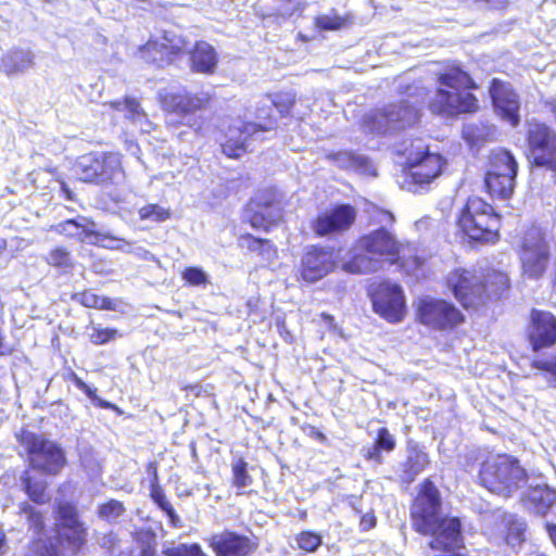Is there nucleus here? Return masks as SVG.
<instances>
[{
    "label": "nucleus",
    "mask_w": 556,
    "mask_h": 556,
    "mask_svg": "<svg viewBox=\"0 0 556 556\" xmlns=\"http://www.w3.org/2000/svg\"><path fill=\"white\" fill-rule=\"evenodd\" d=\"M439 88L429 103L433 114L454 116L473 111L477 99L469 91L475 88L470 76L458 66L447 68L439 76Z\"/></svg>",
    "instance_id": "1"
},
{
    "label": "nucleus",
    "mask_w": 556,
    "mask_h": 556,
    "mask_svg": "<svg viewBox=\"0 0 556 556\" xmlns=\"http://www.w3.org/2000/svg\"><path fill=\"white\" fill-rule=\"evenodd\" d=\"M401 243L394 236L380 227L379 229L363 236L357 242L361 253L354 255L343 264V269L351 274H367L377 271L384 263L386 257L390 263L397 262L402 256Z\"/></svg>",
    "instance_id": "2"
},
{
    "label": "nucleus",
    "mask_w": 556,
    "mask_h": 556,
    "mask_svg": "<svg viewBox=\"0 0 556 556\" xmlns=\"http://www.w3.org/2000/svg\"><path fill=\"white\" fill-rule=\"evenodd\" d=\"M417 93L409 92L407 99L391 103L365 116L364 127L370 132L386 134L400 130L418 122L425 102V91L415 88Z\"/></svg>",
    "instance_id": "3"
},
{
    "label": "nucleus",
    "mask_w": 556,
    "mask_h": 556,
    "mask_svg": "<svg viewBox=\"0 0 556 556\" xmlns=\"http://www.w3.org/2000/svg\"><path fill=\"white\" fill-rule=\"evenodd\" d=\"M17 440L34 470L56 475L64 467L65 456L62 448L43 435L24 429L17 434Z\"/></svg>",
    "instance_id": "4"
},
{
    "label": "nucleus",
    "mask_w": 556,
    "mask_h": 556,
    "mask_svg": "<svg viewBox=\"0 0 556 556\" xmlns=\"http://www.w3.org/2000/svg\"><path fill=\"white\" fill-rule=\"evenodd\" d=\"M526 144L531 165L552 172L556 182V131L543 122L529 123Z\"/></svg>",
    "instance_id": "5"
},
{
    "label": "nucleus",
    "mask_w": 556,
    "mask_h": 556,
    "mask_svg": "<svg viewBox=\"0 0 556 556\" xmlns=\"http://www.w3.org/2000/svg\"><path fill=\"white\" fill-rule=\"evenodd\" d=\"M271 106L257 109L256 118L260 123H243L238 121L226 132V140L222 144L223 152L228 157H240L250 146V140L262 139L261 134L274 129L275 122L270 118Z\"/></svg>",
    "instance_id": "6"
},
{
    "label": "nucleus",
    "mask_w": 556,
    "mask_h": 556,
    "mask_svg": "<svg viewBox=\"0 0 556 556\" xmlns=\"http://www.w3.org/2000/svg\"><path fill=\"white\" fill-rule=\"evenodd\" d=\"M75 174L81 181L104 185L123 178L121 155L117 153H89L77 159Z\"/></svg>",
    "instance_id": "7"
},
{
    "label": "nucleus",
    "mask_w": 556,
    "mask_h": 556,
    "mask_svg": "<svg viewBox=\"0 0 556 556\" xmlns=\"http://www.w3.org/2000/svg\"><path fill=\"white\" fill-rule=\"evenodd\" d=\"M529 479L528 471L515 456L498 454L489 466V492L509 497Z\"/></svg>",
    "instance_id": "8"
},
{
    "label": "nucleus",
    "mask_w": 556,
    "mask_h": 556,
    "mask_svg": "<svg viewBox=\"0 0 556 556\" xmlns=\"http://www.w3.org/2000/svg\"><path fill=\"white\" fill-rule=\"evenodd\" d=\"M523 271L531 278H539L546 270L549 261V248L544 231L534 225L522 233L518 251Z\"/></svg>",
    "instance_id": "9"
},
{
    "label": "nucleus",
    "mask_w": 556,
    "mask_h": 556,
    "mask_svg": "<svg viewBox=\"0 0 556 556\" xmlns=\"http://www.w3.org/2000/svg\"><path fill=\"white\" fill-rule=\"evenodd\" d=\"M518 164L513 154L504 149L489 155V195L498 199L511 197L515 188Z\"/></svg>",
    "instance_id": "10"
},
{
    "label": "nucleus",
    "mask_w": 556,
    "mask_h": 556,
    "mask_svg": "<svg viewBox=\"0 0 556 556\" xmlns=\"http://www.w3.org/2000/svg\"><path fill=\"white\" fill-rule=\"evenodd\" d=\"M441 496L438 488L429 479L425 480L415 498L410 516L414 529L422 534L430 533L443 518L440 516Z\"/></svg>",
    "instance_id": "11"
},
{
    "label": "nucleus",
    "mask_w": 556,
    "mask_h": 556,
    "mask_svg": "<svg viewBox=\"0 0 556 556\" xmlns=\"http://www.w3.org/2000/svg\"><path fill=\"white\" fill-rule=\"evenodd\" d=\"M189 42L176 30H164L161 37L151 38L139 49V54L147 63L159 67L169 65L184 54Z\"/></svg>",
    "instance_id": "12"
},
{
    "label": "nucleus",
    "mask_w": 556,
    "mask_h": 556,
    "mask_svg": "<svg viewBox=\"0 0 556 556\" xmlns=\"http://www.w3.org/2000/svg\"><path fill=\"white\" fill-rule=\"evenodd\" d=\"M526 340L532 352L556 345V315L551 311L531 308L526 327Z\"/></svg>",
    "instance_id": "13"
},
{
    "label": "nucleus",
    "mask_w": 556,
    "mask_h": 556,
    "mask_svg": "<svg viewBox=\"0 0 556 556\" xmlns=\"http://www.w3.org/2000/svg\"><path fill=\"white\" fill-rule=\"evenodd\" d=\"M448 289L466 308L476 307L483 302V276L473 270L455 269L446 278Z\"/></svg>",
    "instance_id": "14"
},
{
    "label": "nucleus",
    "mask_w": 556,
    "mask_h": 556,
    "mask_svg": "<svg viewBox=\"0 0 556 556\" xmlns=\"http://www.w3.org/2000/svg\"><path fill=\"white\" fill-rule=\"evenodd\" d=\"M417 316L421 324L434 329L453 328L463 321L462 313L453 304L432 298L419 300Z\"/></svg>",
    "instance_id": "15"
},
{
    "label": "nucleus",
    "mask_w": 556,
    "mask_h": 556,
    "mask_svg": "<svg viewBox=\"0 0 556 556\" xmlns=\"http://www.w3.org/2000/svg\"><path fill=\"white\" fill-rule=\"evenodd\" d=\"M495 115L515 128L520 124V100L516 90L507 81L493 78L489 88Z\"/></svg>",
    "instance_id": "16"
},
{
    "label": "nucleus",
    "mask_w": 556,
    "mask_h": 556,
    "mask_svg": "<svg viewBox=\"0 0 556 556\" xmlns=\"http://www.w3.org/2000/svg\"><path fill=\"white\" fill-rule=\"evenodd\" d=\"M374 311L390 323H399L405 315V298L399 285L381 282L372 293Z\"/></svg>",
    "instance_id": "17"
},
{
    "label": "nucleus",
    "mask_w": 556,
    "mask_h": 556,
    "mask_svg": "<svg viewBox=\"0 0 556 556\" xmlns=\"http://www.w3.org/2000/svg\"><path fill=\"white\" fill-rule=\"evenodd\" d=\"M337 264V255L331 248L312 245L301 260L300 274L306 282H316L330 274Z\"/></svg>",
    "instance_id": "18"
},
{
    "label": "nucleus",
    "mask_w": 556,
    "mask_h": 556,
    "mask_svg": "<svg viewBox=\"0 0 556 556\" xmlns=\"http://www.w3.org/2000/svg\"><path fill=\"white\" fill-rule=\"evenodd\" d=\"M355 218L356 212L353 206L340 204L319 213L312 228L317 236L323 237L348 230Z\"/></svg>",
    "instance_id": "19"
},
{
    "label": "nucleus",
    "mask_w": 556,
    "mask_h": 556,
    "mask_svg": "<svg viewBox=\"0 0 556 556\" xmlns=\"http://www.w3.org/2000/svg\"><path fill=\"white\" fill-rule=\"evenodd\" d=\"M458 227L471 241H483L486 236V202L478 197L469 198L458 219Z\"/></svg>",
    "instance_id": "20"
},
{
    "label": "nucleus",
    "mask_w": 556,
    "mask_h": 556,
    "mask_svg": "<svg viewBox=\"0 0 556 556\" xmlns=\"http://www.w3.org/2000/svg\"><path fill=\"white\" fill-rule=\"evenodd\" d=\"M58 519L60 522L59 535L67 542V547L75 553L86 541V528L79 521L76 508L70 503L58 505Z\"/></svg>",
    "instance_id": "21"
},
{
    "label": "nucleus",
    "mask_w": 556,
    "mask_h": 556,
    "mask_svg": "<svg viewBox=\"0 0 556 556\" xmlns=\"http://www.w3.org/2000/svg\"><path fill=\"white\" fill-rule=\"evenodd\" d=\"M210 546L216 556H252L258 544L249 536L224 531L211 536Z\"/></svg>",
    "instance_id": "22"
},
{
    "label": "nucleus",
    "mask_w": 556,
    "mask_h": 556,
    "mask_svg": "<svg viewBox=\"0 0 556 556\" xmlns=\"http://www.w3.org/2000/svg\"><path fill=\"white\" fill-rule=\"evenodd\" d=\"M462 525L458 518H443L437 523L433 531L429 534L432 539L429 543L432 549L443 552H454L464 546V540L462 535Z\"/></svg>",
    "instance_id": "23"
},
{
    "label": "nucleus",
    "mask_w": 556,
    "mask_h": 556,
    "mask_svg": "<svg viewBox=\"0 0 556 556\" xmlns=\"http://www.w3.org/2000/svg\"><path fill=\"white\" fill-rule=\"evenodd\" d=\"M409 175L416 184H429L442 169V157L438 153L420 151L415 156L409 154L407 157Z\"/></svg>",
    "instance_id": "24"
},
{
    "label": "nucleus",
    "mask_w": 556,
    "mask_h": 556,
    "mask_svg": "<svg viewBox=\"0 0 556 556\" xmlns=\"http://www.w3.org/2000/svg\"><path fill=\"white\" fill-rule=\"evenodd\" d=\"M211 97L206 92L190 93L187 91L172 92L163 97L162 105L165 111L187 116L199 110H203Z\"/></svg>",
    "instance_id": "25"
},
{
    "label": "nucleus",
    "mask_w": 556,
    "mask_h": 556,
    "mask_svg": "<svg viewBox=\"0 0 556 556\" xmlns=\"http://www.w3.org/2000/svg\"><path fill=\"white\" fill-rule=\"evenodd\" d=\"M190 67L193 72L211 75L215 72L218 63L215 49L205 41H198L189 50Z\"/></svg>",
    "instance_id": "26"
},
{
    "label": "nucleus",
    "mask_w": 556,
    "mask_h": 556,
    "mask_svg": "<svg viewBox=\"0 0 556 556\" xmlns=\"http://www.w3.org/2000/svg\"><path fill=\"white\" fill-rule=\"evenodd\" d=\"M523 502L535 514L545 516L556 504V490L548 485H535L525 494Z\"/></svg>",
    "instance_id": "27"
},
{
    "label": "nucleus",
    "mask_w": 556,
    "mask_h": 556,
    "mask_svg": "<svg viewBox=\"0 0 556 556\" xmlns=\"http://www.w3.org/2000/svg\"><path fill=\"white\" fill-rule=\"evenodd\" d=\"M110 105L114 110L123 112L125 118L138 127L140 131L150 132L153 129L152 123L137 100L125 98L124 101H114Z\"/></svg>",
    "instance_id": "28"
},
{
    "label": "nucleus",
    "mask_w": 556,
    "mask_h": 556,
    "mask_svg": "<svg viewBox=\"0 0 556 556\" xmlns=\"http://www.w3.org/2000/svg\"><path fill=\"white\" fill-rule=\"evenodd\" d=\"M247 216L253 228L268 230L271 225L281 218V213L273 204L261 205L256 201H252L247 210Z\"/></svg>",
    "instance_id": "29"
},
{
    "label": "nucleus",
    "mask_w": 556,
    "mask_h": 556,
    "mask_svg": "<svg viewBox=\"0 0 556 556\" xmlns=\"http://www.w3.org/2000/svg\"><path fill=\"white\" fill-rule=\"evenodd\" d=\"M94 223L87 217L79 216L73 219H66L56 224L53 230L60 235H64L68 238H74L79 241H84L93 236Z\"/></svg>",
    "instance_id": "30"
},
{
    "label": "nucleus",
    "mask_w": 556,
    "mask_h": 556,
    "mask_svg": "<svg viewBox=\"0 0 556 556\" xmlns=\"http://www.w3.org/2000/svg\"><path fill=\"white\" fill-rule=\"evenodd\" d=\"M34 59L28 49H13L1 59L0 67L8 75L24 73L34 65Z\"/></svg>",
    "instance_id": "31"
},
{
    "label": "nucleus",
    "mask_w": 556,
    "mask_h": 556,
    "mask_svg": "<svg viewBox=\"0 0 556 556\" xmlns=\"http://www.w3.org/2000/svg\"><path fill=\"white\" fill-rule=\"evenodd\" d=\"M329 159H331L340 168L353 169L371 176L376 175L374 165L364 155L349 151H341L329 155Z\"/></svg>",
    "instance_id": "32"
},
{
    "label": "nucleus",
    "mask_w": 556,
    "mask_h": 556,
    "mask_svg": "<svg viewBox=\"0 0 556 556\" xmlns=\"http://www.w3.org/2000/svg\"><path fill=\"white\" fill-rule=\"evenodd\" d=\"M428 463V455L425 452L418 450L409 451L406 460L402 464V480L407 483L413 482Z\"/></svg>",
    "instance_id": "33"
},
{
    "label": "nucleus",
    "mask_w": 556,
    "mask_h": 556,
    "mask_svg": "<svg viewBox=\"0 0 556 556\" xmlns=\"http://www.w3.org/2000/svg\"><path fill=\"white\" fill-rule=\"evenodd\" d=\"M23 489L28 497L35 503H46L49 501V495L46 492L47 482L42 478H37L31 475L29 470H25L21 476Z\"/></svg>",
    "instance_id": "34"
},
{
    "label": "nucleus",
    "mask_w": 556,
    "mask_h": 556,
    "mask_svg": "<svg viewBox=\"0 0 556 556\" xmlns=\"http://www.w3.org/2000/svg\"><path fill=\"white\" fill-rule=\"evenodd\" d=\"M463 138L472 152H479L486 140V128L484 125L466 124L463 128Z\"/></svg>",
    "instance_id": "35"
},
{
    "label": "nucleus",
    "mask_w": 556,
    "mask_h": 556,
    "mask_svg": "<svg viewBox=\"0 0 556 556\" xmlns=\"http://www.w3.org/2000/svg\"><path fill=\"white\" fill-rule=\"evenodd\" d=\"M526 526L516 520L509 519L505 523L504 539L507 545L511 547H519L525 542Z\"/></svg>",
    "instance_id": "36"
},
{
    "label": "nucleus",
    "mask_w": 556,
    "mask_h": 556,
    "mask_svg": "<svg viewBox=\"0 0 556 556\" xmlns=\"http://www.w3.org/2000/svg\"><path fill=\"white\" fill-rule=\"evenodd\" d=\"M509 289L508 276L500 271H489V299H501Z\"/></svg>",
    "instance_id": "37"
},
{
    "label": "nucleus",
    "mask_w": 556,
    "mask_h": 556,
    "mask_svg": "<svg viewBox=\"0 0 556 556\" xmlns=\"http://www.w3.org/2000/svg\"><path fill=\"white\" fill-rule=\"evenodd\" d=\"M134 540L140 547V556H154L156 536L150 529H140L135 532Z\"/></svg>",
    "instance_id": "38"
},
{
    "label": "nucleus",
    "mask_w": 556,
    "mask_h": 556,
    "mask_svg": "<svg viewBox=\"0 0 556 556\" xmlns=\"http://www.w3.org/2000/svg\"><path fill=\"white\" fill-rule=\"evenodd\" d=\"M124 513V504L116 500H110L98 506V516L108 522H116Z\"/></svg>",
    "instance_id": "39"
},
{
    "label": "nucleus",
    "mask_w": 556,
    "mask_h": 556,
    "mask_svg": "<svg viewBox=\"0 0 556 556\" xmlns=\"http://www.w3.org/2000/svg\"><path fill=\"white\" fill-rule=\"evenodd\" d=\"M73 299L86 307L109 309L111 308V300L104 296H100L91 291H85L81 293L74 294Z\"/></svg>",
    "instance_id": "40"
},
{
    "label": "nucleus",
    "mask_w": 556,
    "mask_h": 556,
    "mask_svg": "<svg viewBox=\"0 0 556 556\" xmlns=\"http://www.w3.org/2000/svg\"><path fill=\"white\" fill-rule=\"evenodd\" d=\"M141 220L162 223L170 217V211L159 204H148L139 210Z\"/></svg>",
    "instance_id": "41"
},
{
    "label": "nucleus",
    "mask_w": 556,
    "mask_h": 556,
    "mask_svg": "<svg viewBox=\"0 0 556 556\" xmlns=\"http://www.w3.org/2000/svg\"><path fill=\"white\" fill-rule=\"evenodd\" d=\"M248 464L239 458L232 464V481L238 489L247 488L252 484V477L247 470Z\"/></svg>",
    "instance_id": "42"
},
{
    "label": "nucleus",
    "mask_w": 556,
    "mask_h": 556,
    "mask_svg": "<svg viewBox=\"0 0 556 556\" xmlns=\"http://www.w3.org/2000/svg\"><path fill=\"white\" fill-rule=\"evenodd\" d=\"M181 277L187 283L194 287L206 286L208 283L207 274L202 268L195 266L187 267L182 271Z\"/></svg>",
    "instance_id": "43"
},
{
    "label": "nucleus",
    "mask_w": 556,
    "mask_h": 556,
    "mask_svg": "<svg viewBox=\"0 0 556 556\" xmlns=\"http://www.w3.org/2000/svg\"><path fill=\"white\" fill-rule=\"evenodd\" d=\"M531 367L551 376L552 386L556 388V353L549 358L533 359Z\"/></svg>",
    "instance_id": "44"
},
{
    "label": "nucleus",
    "mask_w": 556,
    "mask_h": 556,
    "mask_svg": "<svg viewBox=\"0 0 556 556\" xmlns=\"http://www.w3.org/2000/svg\"><path fill=\"white\" fill-rule=\"evenodd\" d=\"M296 542L301 549L312 553L321 544V538L317 533L304 531L298 535Z\"/></svg>",
    "instance_id": "45"
},
{
    "label": "nucleus",
    "mask_w": 556,
    "mask_h": 556,
    "mask_svg": "<svg viewBox=\"0 0 556 556\" xmlns=\"http://www.w3.org/2000/svg\"><path fill=\"white\" fill-rule=\"evenodd\" d=\"M47 262L48 264L55 267L67 268L72 266L70 252L63 248H56L50 251V253L47 256Z\"/></svg>",
    "instance_id": "46"
},
{
    "label": "nucleus",
    "mask_w": 556,
    "mask_h": 556,
    "mask_svg": "<svg viewBox=\"0 0 556 556\" xmlns=\"http://www.w3.org/2000/svg\"><path fill=\"white\" fill-rule=\"evenodd\" d=\"M270 103L281 115H287L295 103V96L292 92H280L274 96Z\"/></svg>",
    "instance_id": "47"
},
{
    "label": "nucleus",
    "mask_w": 556,
    "mask_h": 556,
    "mask_svg": "<svg viewBox=\"0 0 556 556\" xmlns=\"http://www.w3.org/2000/svg\"><path fill=\"white\" fill-rule=\"evenodd\" d=\"M316 26L325 30H337L345 26L346 20L338 15H320L316 17Z\"/></svg>",
    "instance_id": "48"
},
{
    "label": "nucleus",
    "mask_w": 556,
    "mask_h": 556,
    "mask_svg": "<svg viewBox=\"0 0 556 556\" xmlns=\"http://www.w3.org/2000/svg\"><path fill=\"white\" fill-rule=\"evenodd\" d=\"M168 556H206L198 544H180L167 551Z\"/></svg>",
    "instance_id": "49"
},
{
    "label": "nucleus",
    "mask_w": 556,
    "mask_h": 556,
    "mask_svg": "<svg viewBox=\"0 0 556 556\" xmlns=\"http://www.w3.org/2000/svg\"><path fill=\"white\" fill-rule=\"evenodd\" d=\"M21 513L27 517L29 527L34 528L35 531H39L42 528V517L34 509L31 505L23 503L21 505Z\"/></svg>",
    "instance_id": "50"
},
{
    "label": "nucleus",
    "mask_w": 556,
    "mask_h": 556,
    "mask_svg": "<svg viewBox=\"0 0 556 556\" xmlns=\"http://www.w3.org/2000/svg\"><path fill=\"white\" fill-rule=\"evenodd\" d=\"M375 443L382 450L391 452L395 447V440L387 428H380Z\"/></svg>",
    "instance_id": "51"
},
{
    "label": "nucleus",
    "mask_w": 556,
    "mask_h": 556,
    "mask_svg": "<svg viewBox=\"0 0 556 556\" xmlns=\"http://www.w3.org/2000/svg\"><path fill=\"white\" fill-rule=\"evenodd\" d=\"M31 553L33 556H62L52 543H47L41 540L34 544Z\"/></svg>",
    "instance_id": "52"
},
{
    "label": "nucleus",
    "mask_w": 556,
    "mask_h": 556,
    "mask_svg": "<svg viewBox=\"0 0 556 556\" xmlns=\"http://www.w3.org/2000/svg\"><path fill=\"white\" fill-rule=\"evenodd\" d=\"M99 544L101 545V547L110 551L111 553H114L116 549H119L122 547L121 540L113 532L103 534L99 539Z\"/></svg>",
    "instance_id": "53"
},
{
    "label": "nucleus",
    "mask_w": 556,
    "mask_h": 556,
    "mask_svg": "<svg viewBox=\"0 0 556 556\" xmlns=\"http://www.w3.org/2000/svg\"><path fill=\"white\" fill-rule=\"evenodd\" d=\"M115 334L116 330L113 329H94L90 338L94 344H104L110 340L114 339Z\"/></svg>",
    "instance_id": "54"
},
{
    "label": "nucleus",
    "mask_w": 556,
    "mask_h": 556,
    "mask_svg": "<svg viewBox=\"0 0 556 556\" xmlns=\"http://www.w3.org/2000/svg\"><path fill=\"white\" fill-rule=\"evenodd\" d=\"M371 219L374 223L381 224V227L384 228V226L392 224L394 222V216L389 211L377 208L372 212Z\"/></svg>",
    "instance_id": "55"
},
{
    "label": "nucleus",
    "mask_w": 556,
    "mask_h": 556,
    "mask_svg": "<svg viewBox=\"0 0 556 556\" xmlns=\"http://www.w3.org/2000/svg\"><path fill=\"white\" fill-rule=\"evenodd\" d=\"M126 253L135 255L137 258L148 262H157V258L153 253L143 247H134L131 250H127Z\"/></svg>",
    "instance_id": "56"
},
{
    "label": "nucleus",
    "mask_w": 556,
    "mask_h": 556,
    "mask_svg": "<svg viewBox=\"0 0 556 556\" xmlns=\"http://www.w3.org/2000/svg\"><path fill=\"white\" fill-rule=\"evenodd\" d=\"M262 241V239L254 238L252 236H241L239 239L241 247L256 252H258L260 249L263 247Z\"/></svg>",
    "instance_id": "57"
},
{
    "label": "nucleus",
    "mask_w": 556,
    "mask_h": 556,
    "mask_svg": "<svg viewBox=\"0 0 556 556\" xmlns=\"http://www.w3.org/2000/svg\"><path fill=\"white\" fill-rule=\"evenodd\" d=\"M381 451L382 450L376 443H374L371 446L363 450L364 457L368 460H374L377 464H381V462H382Z\"/></svg>",
    "instance_id": "58"
},
{
    "label": "nucleus",
    "mask_w": 556,
    "mask_h": 556,
    "mask_svg": "<svg viewBox=\"0 0 556 556\" xmlns=\"http://www.w3.org/2000/svg\"><path fill=\"white\" fill-rule=\"evenodd\" d=\"M263 247L260 249L258 253L266 260H273L277 256L276 248L268 241H262Z\"/></svg>",
    "instance_id": "59"
},
{
    "label": "nucleus",
    "mask_w": 556,
    "mask_h": 556,
    "mask_svg": "<svg viewBox=\"0 0 556 556\" xmlns=\"http://www.w3.org/2000/svg\"><path fill=\"white\" fill-rule=\"evenodd\" d=\"M153 498L154 501L159 504L160 508L165 511L166 514H172V504L166 500L165 495L160 493V492H155L153 494Z\"/></svg>",
    "instance_id": "60"
},
{
    "label": "nucleus",
    "mask_w": 556,
    "mask_h": 556,
    "mask_svg": "<svg viewBox=\"0 0 556 556\" xmlns=\"http://www.w3.org/2000/svg\"><path fill=\"white\" fill-rule=\"evenodd\" d=\"M376 526V518L372 513H367L362 516L359 527L363 531H368Z\"/></svg>",
    "instance_id": "61"
},
{
    "label": "nucleus",
    "mask_w": 556,
    "mask_h": 556,
    "mask_svg": "<svg viewBox=\"0 0 556 556\" xmlns=\"http://www.w3.org/2000/svg\"><path fill=\"white\" fill-rule=\"evenodd\" d=\"M90 400L92 401H98L99 405L101 407H111V404L103 401V400H100L97 397V390L96 389H92L91 387H89L88 384H86V388L81 390Z\"/></svg>",
    "instance_id": "62"
},
{
    "label": "nucleus",
    "mask_w": 556,
    "mask_h": 556,
    "mask_svg": "<svg viewBox=\"0 0 556 556\" xmlns=\"http://www.w3.org/2000/svg\"><path fill=\"white\" fill-rule=\"evenodd\" d=\"M101 236L103 237V240L108 241L106 243H102V245L104 248L112 249V250H119V251L126 253L127 250H125V248L122 245V243H116V242L110 240V238H113L112 236H109V235H101Z\"/></svg>",
    "instance_id": "63"
},
{
    "label": "nucleus",
    "mask_w": 556,
    "mask_h": 556,
    "mask_svg": "<svg viewBox=\"0 0 556 556\" xmlns=\"http://www.w3.org/2000/svg\"><path fill=\"white\" fill-rule=\"evenodd\" d=\"M544 528H545V531H546L551 542L556 547V523L546 522Z\"/></svg>",
    "instance_id": "64"
}]
</instances>
